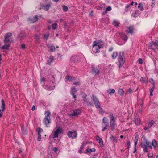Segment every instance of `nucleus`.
<instances>
[{
  "instance_id": "58",
  "label": "nucleus",
  "mask_w": 158,
  "mask_h": 158,
  "mask_svg": "<svg viewBox=\"0 0 158 158\" xmlns=\"http://www.w3.org/2000/svg\"><path fill=\"white\" fill-rule=\"evenodd\" d=\"M148 158H152L153 155L152 154L149 153L148 156Z\"/></svg>"
},
{
  "instance_id": "13",
  "label": "nucleus",
  "mask_w": 158,
  "mask_h": 158,
  "mask_svg": "<svg viewBox=\"0 0 158 158\" xmlns=\"http://www.w3.org/2000/svg\"><path fill=\"white\" fill-rule=\"evenodd\" d=\"M38 19V18L37 15H35L33 18H29V20L31 21V22L34 23L36 22Z\"/></svg>"
},
{
  "instance_id": "29",
  "label": "nucleus",
  "mask_w": 158,
  "mask_h": 158,
  "mask_svg": "<svg viewBox=\"0 0 158 158\" xmlns=\"http://www.w3.org/2000/svg\"><path fill=\"white\" fill-rule=\"evenodd\" d=\"M65 79L70 81H71L73 80V77L72 76L68 75L66 77Z\"/></svg>"
},
{
  "instance_id": "35",
  "label": "nucleus",
  "mask_w": 158,
  "mask_h": 158,
  "mask_svg": "<svg viewBox=\"0 0 158 158\" xmlns=\"http://www.w3.org/2000/svg\"><path fill=\"white\" fill-rule=\"evenodd\" d=\"M63 10L64 11L66 12L68 10V8L65 5H63L62 6Z\"/></svg>"
},
{
  "instance_id": "16",
  "label": "nucleus",
  "mask_w": 158,
  "mask_h": 158,
  "mask_svg": "<svg viewBox=\"0 0 158 158\" xmlns=\"http://www.w3.org/2000/svg\"><path fill=\"white\" fill-rule=\"evenodd\" d=\"M92 71L93 73H95V75L98 74L99 73V71L98 68H93Z\"/></svg>"
},
{
  "instance_id": "33",
  "label": "nucleus",
  "mask_w": 158,
  "mask_h": 158,
  "mask_svg": "<svg viewBox=\"0 0 158 158\" xmlns=\"http://www.w3.org/2000/svg\"><path fill=\"white\" fill-rule=\"evenodd\" d=\"M138 8L141 11H143V5H142V4L141 3L139 4V6H138Z\"/></svg>"
},
{
  "instance_id": "28",
  "label": "nucleus",
  "mask_w": 158,
  "mask_h": 158,
  "mask_svg": "<svg viewBox=\"0 0 158 158\" xmlns=\"http://www.w3.org/2000/svg\"><path fill=\"white\" fill-rule=\"evenodd\" d=\"M50 113L49 111H45V118H50Z\"/></svg>"
},
{
  "instance_id": "2",
  "label": "nucleus",
  "mask_w": 158,
  "mask_h": 158,
  "mask_svg": "<svg viewBox=\"0 0 158 158\" xmlns=\"http://www.w3.org/2000/svg\"><path fill=\"white\" fill-rule=\"evenodd\" d=\"M110 118V130L114 131L116 126V124L115 123V120L113 114L112 113H110L109 116Z\"/></svg>"
},
{
  "instance_id": "8",
  "label": "nucleus",
  "mask_w": 158,
  "mask_h": 158,
  "mask_svg": "<svg viewBox=\"0 0 158 158\" xmlns=\"http://www.w3.org/2000/svg\"><path fill=\"white\" fill-rule=\"evenodd\" d=\"M80 113V110L79 109H77L74 110L72 114H70L69 116H75L78 115Z\"/></svg>"
},
{
  "instance_id": "26",
  "label": "nucleus",
  "mask_w": 158,
  "mask_h": 158,
  "mask_svg": "<svg viewBox=\"0 0 158 158\" xmlns=\"http://www.w3.org/2000/svg\"><path fill=\"white\" fill-rule=\"evenodd\" d=\"M124 91L122 89H120L118 90V94L122 96L124 94Z\"/></svg>"
},
{
  "instance_id": "62",
  "label": "nucleus",
  "mask_w": 158,
  "mask_h": 158,
  "mask_svg": "<svg viewBox=\"0 0 158 158\" xmlns=\"http://www.w3.org/2000/svg\"><path fill=\"white\" fill-rule=\"evenodd\" d=\"M99 109H100L99 110L100 113H101L102 114L104 113V112L103 111V110L102 109V108H101V107H100V108H99Z\"/></svg>"
},
{
  "instance_id": "49",
  "label": "nucleus",
  "mask_w": 158,
  "mask_h": 158,
  "mask_svg": "<svg viewBox=\"0 0 158 158\" xmlns=\"http://www.w3.org/2000/svg\"><path fill=\"white\" fill-rule=\"evenodd\" d=\"M111 10V8L110 6H109L107 8H106V12L107 11H110Z\"/></svg>"
},
{
  "instance_id": "50",
  "label": "nucleus",
  "mask_w": 158,
  "mask_h": 158,
  "mask_svg": "<svg viewBox=\"0 0 158 158\" xmlns=\"http://www.w3.org/2000/svg\"><path fill=\"white\" fill-rule=\"evenodd\" d=\"M85 102H86L87 105L88 106L91 105L92 104V103L89 101V100H87Z\"/></svg>"
},
{
  "instance_id": "44",
  "label": "nucleus",
  "mask_w": 158,
  "mask_h": 158,
  "mask_svg": "<svg viewBox=\"0 0 158 158\" xmlns=\"http://www.w3.org/2000/svg\"><path fill=\"white\" fill-rule=\"evenodd\" d=\"M5 105H2L1 106V109L2 111V112H3L5 110Z\"/></svg>"
},
{
  "instance_id": "32",
  "label": "nucleus",
  "mask_w": 158,
  "mask_h": 158,
  "mask_svg": "<svg viewBox=\"0 0 158 158\" xmlns=\"http://www.w3.org/2000/svg\"><path fill=\"white\" fill-rule=\"evenodd\" d=\"M113 24L115 27H118L119 26V22L116 20H114L113 22Z\"/></svg>"
},
{
  "instance_id": "15",
  "label": "nucleus",
  "mask_w": 158,
  "mask_h": 158,
  "mask_svg": "<svg viewBox=\"0 0 158 158\" xmlns=\"http://www.w3.org/2000/svg\"><path fill=\"white\" fill-rule=\"evenodd\" d=\"M93 42L94 43L96 44L97 45L99 46L100 48H101L102 46L103 45V42L100 41H94Z\"/></svg>"
},
{
  "instance_id": "1",
  "label": "nucleus",
  "mask_w": 158,
  "mask_h": 158,
  "mask_svg": "<svg viewBox=\"0 0 158 158\" xmlns=\"http://www.w3.org/2000/svg\"><path fill=\"white\" fill-rule=\"evenodd\" d=\"M12 34L11 33H6L4 36V42L5 44L3 45L2 48L3 49H8L10 46V44L11 43L10 40L11 37L12 36Z\"/></svg>"
},
{
  "instance_id": "9",
  "label": "nucleus",
  "mask_w": 158,
  "mask_h": 158,
  "mask_svg": "<svg viewBox=\"0 0 158 158\" xmlns=\"http://www.w3.org/2000/svg\"><path fill=\"white\" fill-rule=\"evenodd\" d=\"M26 36V34L25 33L21 32L20 34L18 35L17 39L19 40H23Z\"/></svg>"
},
{
  "instance_id": "48",
  "label": "nucleus",
  "mask_w": 158,
  "mask_h": 158,
  "mask_svg": "<svg viewBox=\"0 0 158 158\" xmlns=\"http://www.w3.org/2000/svg\"><path fill=\"white\" fill-rule=\"evenodd\" d=\"M58 150V148L56 147H54L53 148V151L55 153H57Z\"/></svg>"
},
{
  "instance_id": "17",
  "label": "nucleus",
  "mask_w": 158,
  "mask_h": 158,
  "mask_svg": "<svg viewBox=\"0 0 158 158\" xmlns=\"http://www.w3.org/2000/svg\"><path fill=\"white\" fill-rule=\"evenodd\" d=\"M110 139L113 143H116L117 139L116 137L114 136L113 135H111L110 138Z\"/></svg>"
},
{
  "instance_id": "42",
  "label": "nucleus",
  "mask_w": 158,
  "mask_h": 158,
  "mask_svg": "<svg viewBox=\"0 0 158 158\" xmlns=\"http://www.w3.org/2000/svg\"><path fill=\"white\" fill-rule=\"evenodd\" d=\"M55 50V47L54 46H52L50 47V50L52 52H54Z\"/></svg>"
},
{
  "instance_id": "12",
  "label": "nucleus",
  "mask_w": 158,
  "mask_h": 158,
  "mask_svg": "<svg viewBox=\"0 0 158 158\" xmlns=\"http://www.w3.org/2000/svg\"><path fill=\"white\" fill-rule=\"evenodd\" d=\"M156 45L154 43L153 41H151L150 42L149 47L152 49H155L156 48Z\"/></svg>"
},
{
  "instance_id": "51",
  "label": "nucleus",
  "mask_w": 158,
  "mask_h": 158,
  "mask_svg": "<svg viewBox=\"0 0 158 158\" xmlns=\"http://www.w3.org/2000/svg\"><path fill=\"white\" fill-rule=\"evenodd\" d=\"M154 43L157 46H158V38L156 40L155 42Z\"/></svg>"
},
{
  "instance_id": "31",
  "label": "nucleus",
  "mask_w": 158,
  "mask_h": 158,
  "mask_svg": "<svg viewBox=\"0 0 158 158\" xmlns=\"http://www.w3.org/2000/svg\"><path fill=\"white\" fill-rule=\"evenodd\" d=\"M152 145L154 147V148L156 147V142L155 139H153L152 140Z\"/></svg>"
},
{
  "instance_id": "19",
  "label": "nucleus",
  "mask_w": 158,
  "mask_h": 158,
  "mask_svg": "<svg viewBox=\"0 0 158 158\" xmlns=\"http://www.w3.org/2000/svg\"><path fill=\"white\" fill-rule=\"evenodd\" d=\"M53 57L52 56H49V59L47 60V62L46 63L47 64L50 65L51 62L53 60Z\"/></svg>"
},
{
  "instance_id": "5",
  "label": "nucleus",
  "mask_w": 158,
  "mask_h": 158,
  "mask_svg": "<svg viewBox=\"0 0 158 158\" xmlns=\"http://www.w3.org/2000/svg\"><path fill=\"white\" fill-rule=\"evenodd\" d=\"M67 135L70 138L72 139H74L77 138V135L76 131L74 132L71 131H68L67 133Z\"/></svg>"
},
{
  "instance_id": "45",
  "label": "nucleus",
  "mask_w": 158,
  "mask_h": 158,
  "mask_svg": "<svg viewBox=\"0 0 158 158\" xmlns=\"http://www.w3.org/2000/svg\"><path fill=\"white\" fill-rule=\"evenodd\" d=\"M40 6L42 9L45 10V6L44 5V4L43 3H40Z\"/></svg>"
},
{
  "instance_id": "54",
  "label": "nucleus",
  "mask_w": 158,
  "mask_h": 158,
  "mask_svg": "<svg viewBox=\"0 0 158 158\" xmlns=\"http://www.w3.org/2000/svg\"><path fill=\"white\" fill-rule=\"evenodd\" d=\"M139 62V64H142L143 62V60L141 58H139L138 60Z\"/></svg>"
},
{
  "instance_id": "23",
  "label": "nucleus",
  "mask_w": 158,
  "mask_h": 158,
  "mask_svg": "<svg viewBox=\"0 0 158 158\" xmlns=\"http://www.w3.org/2000/svg\"><path fill=\"white\" fill-rule=\"evenodd\" d=\"M51 4L52 3L51 2H49L48 4H47L45 6V10L48 11L49 10V8L51 7Z\"/></svg>"
},
{
  "instance_id": "11",
  "label": "nucleus",
  "mask_w": 158,
  "mask_h": 158,
  "mask_svg": "<svg viewBox=\"0 0 158 158\" xmlns=\"http://www.w3.org/2000/svg\"><path fill=\"white\" fill-rule=\"evenodd\" d=\"M96 140L99 143H100V147H102L103 146V141L102 139L98 136H97L96 137Z\"/></svg>"
},
{
  "instance_id": "59",
  "label": "nucleus",
  "mask_w": 158,
  "mask_h": 158,
  "mask_svg": "<svg viewBox=\"0 0 158 158\" xmlns=\"http://www.w3.org/2000/svg\"><path fill=\"white\" fill-rule=\"evenodd\" d=\"M90 153V148H87L86 150L85 153Z\"/></svg>"
},
{
  "instance_id": "30",
  "label": "nucleus",
  "mask_w": 158,
  "mask_h": 158,
  "mask_svg": "<svg viewBox=\"0 0 158 158\" xmlns=\"http://www.w3.org/2000/svg\"><path fill=\"white\" fill-rule=\"evenodd\" d=\"M118 53L117 52H113V54L112 55V57L113 59H115L117 56Z\"/></svg>"
},
{
  "instance_id": "3",
  "label": "nucleus",
  "mask_w": 158,
  "mask_h": 158,
  "mask_svg": "<svg viewBox=\"0 0 158 158\" xmlns=\"http://www.w3.org/2000/svg\"><path fill=\"white\" fill-rule=\"evenodd\" d=\"M143 142H142L140 145L142 148L145 147V146L148 147L151 149L152 148L150 142L148 141L145 138L143 139Z\"/></svg>"
},
{
  "instance_id": "36",
  "label": "nucleus",
  "mask_w": 158,
  "mask_h": 158,
  "mask_svg": "<svg viewBox=\"0 0 158 158\" xmlns=\"http://www.w3.org/2000/svg\"><path fill=\"white\" fill-rule=\"evenodd\" d=\"M140 81L141 82L143 83H146L147 81V80H146L143 77H141Z\"/></svg>"
},
{
  "instance_id": "22",
  "label": "nucleus",
  "mask_w": 158,
  "mask_h": 158,
  "mask_svg": "<svg viewBox=\"0 0 158 158\" xmlns=\"http://www.w3.org/2000/svg\"><path fill=\"white\" fill-rule=\"evenodd\" d=\"M102 123L105 125H109L108 120L107 118L104 117L102 120Z\"/></svg>"
},
{
  "instance_id": "40",
  "label": "nucleus",
  "mask_w": 158,
  "mask_h": 158,
  "mask_svg": "<svg viewBox=\"0 0 158 158\" xmlns=\"http://www.w3.org/2000/svg\"><path fill=\"white\" fill-rule=\"evenodd\" d=\"M37 132L38 134H40V133L42 132L43 131V130L41 128H38L37 129Z\"/></svg>"
},
{
  "instance_id": "10",
  "label": "nucleus",
  "mask_w": 158,
  "mask_h": 158,
  "mask_svg": "<svg viewBox=\"0 0 158 158\" xmlns=\"http://www.w3.org/2000/svg\"><path fill=\"white\" fill-rule=\"evenodd\" d=\"M43 122L46 127H48L49 124L51 123L50 118H45L43 119Z\"/></svg>"
},
{
  "instance_id": "4",
  "label": "nucleus",
  "mask_w": 158,
  "mask_h": 158,
  "mask_svg": "<svg viewBox=\"0 0 158 158\" xmlns=\"http://www.w3.org/2000/svg\"><path fill=\"white\" fill-rule=\"evenodd\" d=\"M92 99L94 103L97 108H99L101 107L100 102L98 98L94 94L92 95Z\"/></svg>"
},
{
  "instance_id": "60",
  "label": "nucleus",
  "mask_w": 158,
  "mask_h": 158,
  "mask_svg": "<svg viewBox=\"0 0 158 158\" xmlns=\"http://www.w3.org/2000/svg\"><path fill=\"white\" fill-rule=\"evenodd\" d=\"M21 48L23 49H24L25 48V45L24 44H22L21 45Z\"/></svg>"
},
{
  "instance_id": "52",
  "label": "nucleus",
  "mask_w": 158,
  "mask_h": 158,
  "mask_svg": "<svg viewBox=\"0 0 158 158\" xmlns=\"http://www.w3.org/2000/svg\"><path fill=\"white\" fill-rule=\"evenodd\" d=\"M119 34L122 37H124L125 35H126L125 34L122 32H119Z\"/></svg>"
},
{
  "instance_id": "61",
  "label": "nucleus",
  "mask_w": 158,
  "mask_h": 158,
  "mask_svg": "<svg viewBox=\"0 0 158 158\" xmlns=\"http://www.w3.org/2000/svg\"><path fill=\"white\" fill-rule=\"evenodd\" d=\"M138 139H137L135 141L134 143V147H136V146L137 144Z\"/></svg>"
},
{
  "instance_id": "64",
  "label": "nucleus",
  "mask_w": 158,
  "mask_h": 158,
  "mask_svg": "<svg viewBox=\"0 0 158 158\" xmlns=\"http://www.w3.org/2000/svg\"><path fill=\"white\" fill-rule=\"evenodd\" d=\"M71 95L73 96V97L74 98V100H76V96L75 95V94L74 93L71 94Z\"/></svg>"
},
{
  "instance_id": "39",
  "label": "nucleus",
  "mask_w": 158,
  "mask_h": 158,
  "mask_svg": "<svg viewBox=\"0 0 158 158\" xmlns=\"http://www.w3.org/2000/svg\"><path fill=\"white\" fill-rule=\"evenodd\" d=\"M57 25V24L56 23H54V24H53L52 25V29L53 30H55L56 29L57 27L56 26Z\"/></svg>"
},
{
  "instance_id": "6",
  "label": "nucleus",
  "mask_w": 158,
  "mask_h": 158,
  "mask_svg": "<svg viewBox=\"0 0 158 158\" xmlns=\"http://www.w3.org/2000/svg\"><path fill=\"white\" fill-rule=\"evenodd\" d=\"M100 49L99 46L97 45L96 44L94 43L93 42L92 50L94 53H96L99 52Z\"/></svg>"
},
{
  "instance_id": "63",
  "label": "nucleus",
  "mask_w": 158,
  "mask_h": 158,
  "mask_svg": "<svg viewBox=\"0 0 158 158\" xmlns=\"http://www.w3.org/2000/svg\"><path fill=\"white\" fill-rule=\"evenodd\" d=\"M80 82H75L73 83V85H78L80 84Z\"/></svg>"
},
{
  "instance_id": "7",
  "label": "nucleus",
  "mask_w": 158,
  "mask_h": 158,
  "mask_svg": "<svg viewBox=\"0 0 158 158\" xmlns=\"http://www.w3.org/2000/svg\"><path fill=\"white\" fill-rule=\"evenodd\" d=\"M63 130L62 128H59L57 129L54 132L53 138H57L58 137V134L63 132Z\"/></svg>"
},
{
  "instance_id": "37",
  "label": "nucleus",
  "mask_w": 158,
  "mask_h": 158,
  "mask_svg": "<svg viewBox=\"0 0 158 158\" xmlns=\"http://www.w3.org/2000/svg\"><path fill=\"white\" fill-rule=\"evenodd\" d=\"M149 82L153 85V86H155V82L153 79L151 78L149 79Z\"/></svg>"
},
{
  "instance_id": "38",
  "label": "nucleus",
  "mask_w": 158,
  "mask_h": 158,
  "mask_svg": "<svg viewBox=\"0 0 158 158\" xmlns=\"http://www.w3.org/2000/svg\"><path fill=\"white\" fill-rule=\"evenodd\" d=\"M154 121H151L149 123L148 126L150 128L154 124Z\"/></svg>"
},
{
  "instance_id": "20",
  "label": "nucleus",
  "mask_w": 158,
  "mask_h": 158,
  "mask_svg": "<svg viewBox=\"0 0 158 158\" xmlns=\"http://www.w3.org/2000/svg\"><path fill=\"white\" fill-rule=\"evenodd\" d=\"M119 67L120 68L123 65V64L125 62L124 59H119Z\"/></svg>"
},
{
  "instance_id": "55",
  "label": "nucleus",
  "mask_w": 158,
  "mask_h": 158,
  "mask_svg": "<svg viewBox=\"0 0 158 158\" xmlns=\"http://www.w3.org/2000/svg\"><path fill=\"white\" fill-rule=\"evenodd\" d=\"M123 40L124 41H126L127 40V36L126 35L124 37H123Z\"/></svg>"
},
{
  "instance_id": "47",
  "label": "nucleus",
  "mask_w": 158,
  "mask_h": 158,
  "mask_svg": "<svg viewBox=\"0 0 158 158\" xmlns=\"http://www.w3.org/2000/svg\"><path fill=\"white\" fill-rule=\"evenodd\" d=\"M44 37L47 40L48 39V37L49 36V34L44 35Z\"/></svg>"
},
{
  "instance_id": "21",
  "label": "nucleus",
  "mask_w": 158,
  "mask_h": 158,
  "mask_svg": "<svg viewBox=\"0 0 158 158\" xmlns=\"http://www.w3.org/2000/svg\"><path fill=\"white\" fill-rule=\"evenodd\" d=\"M119 59H124L125 58L124 54L123 52H120L119 53Z\"/></svg>"
},
{
  "instance_id": "24",
  "label": "nucleus",
  "mask_w": 158,
  "mask_h": 158,
  "mask_svg": "<svg viewBox=\"0 0 158 158\" xmlns=\"http://www.w3.org/2000/svg\"><path fill=\"white\" fill-rule=\"evenodd\" d=\"M115 90L114 89H109L107 90V93L109 94L110 95H111L115 93Z\"/></svg>"
},
{
  "instance_id": "46",
  "label": "nucleus",
  "mask_w": 158,
  "mask_h": 158,
  "mask_svg": "<svg viewBox=\"0 0 158 158\" xmlns=\"http://www.w3.org/2000/svg\"><path fill=\"white\" fill-rule=\"evenodd\" d=\"M127 148L129 149L130 147V142L129 140H128L127 142Z\"/></svg>"
},
{
  "instance_id": "56",
  "label": "nucleus",
  "mask_w": 158,
  "mask_h": 158,
  "mask_svg": "<svg viewBox=\"0 0 158 158\" xmlns=\"http://www.w3.org/2000/svg\"><path fill=\"white\" fill-rule=\"evenodd\" d=\"M90 152H95V149L94 148H92V149H90Z\"/></svg>"
},
{
  "instance_id": "41",
  "label": "nucleus",
  "mask_w": 158,
  "mask_h": 158,
  "mask_svg": "<svg viewBox=\"0 0 158 158\" xmlns=\"http://www.w3.org/2000/svg\"><path fill=\"white\" fill-rule=\"evenodd\" d=\"M105 127L102 130V131H104L107 129V127H109V125H105Z\"/></svg>"
},
{
  "instance_id": "53",
  "label": "nucleus",
  "mask_w": 158,
  "mask_h": 158,
  "mask_svg": "<svg viewBox=\"0 0 158 158\" xmlns=\"http://www.w3.org/2000/svg\"><path fill=\"white\" fill-rule=\"evenodd\" d=\"M147 147V146H145V147L143 148H144L143 149V151L144 152H148Z\"/></svg>"
},
{
  "instance_id": "43",
  "label": "nucleus",
  "mask_w": 158,
  "mask_h": 158,
  "mask_svg": "<svg viewBox=\"0 0 158 158\" xmlns=\"http://www.w3.org/2000/svg\"><path fill=\"white\" fill-rule=\"evenodd\" d=\"M37 136H38V138H37V140L38 141H40V140L41 139V135L40 134H37Z\"/></svg>"
},
{
  "instance_id": "18",
  "label": "nucleus",
  "mask_w": 158,
  "mask_h": 158,
  "mask_svg": "<svg viewBox=\"0 0 158 158\" xmlns=\"http://www.w3.org/2000/svg\"><path fill=\"white\" fill-rule=\"evenodd\" d=\"M134 121L135 122L136 125H139L140 124V120L139 118H135Z\"/></svg>"
},
{
  "instance_id": "25",
  "label": "nucleus",
  "mask_w": 158,
  "mask_h": 158,
  "mask_svg": "<svg viewBox=\"0 0 158 158\" xmlns=\"http://www.w3.org/2000/svg\"><path fill=\"white\" fill-rule=\"evenodd\" d=\"M82 98H83V100L84 101V102L86 101L87 100H88L87 99H86L87 95H86V94H85V93L82 94Z\"/></svg>"
},
{
  "instance_id": "57",
  "label": "nucleus",
  "mask_w": 158,
  "mask_h": 158,
  "mask_svg": "<svg viewBox=\"0 0 158 158\" xmlns=\"http://www.w3.org/2000/svg\"><path fill=\"white\" fill-rule=\"evenodd\" d=\"M155 88V86H153L150 89V92H153Z\"/></svg>"
},
{
  "instance_id": "27",
  "label": "nucleus",
  "mask_w": 158,
  "mask_h": 158,
  "mask_svg": "<svg viewBox=\"0 0 158 158\" xmlns=\"http://www.w3.org/2000/svg\"><path fill=\"white\" fill-rule=\"evenodd\" d=\"M77 91V89L74 87H73L71 89V94H72L73 93L75 94V93Z\"/></svg>"
},
{
  "instance_id": "34",
  "label": "nucleus",
  "mask_w": 158,
  "mask_h": 158,
  "mask_svg": "<svg viewBox=\"0 0 158 158\" xmlns=\"http://www.w3.org/2000/svg\"><path fill=\"white\" fill-rule=\"evenodd\" d=\"M83 144H82V145L80 147V149L78 151V152L79 153H81L82 152V150L84 148V142L83 143Z\"/></svg>"
},
{
  "instance_id": "14",
  "label": "nucleus",
  "mask_w": 158,
  "mask_h": 158,
  "mask_svg": "<svg viewBox=\"0 0 158 158\" xmlns=\"http://www.w3.org/2000/svg\"><path fill=\"white\" fill-rule=\"evenodd\" d=\"M133 27L130 26L128 27V30H126V32H127V34L130 33L132 34L133 32Z\"/></svg>"
}]
</instances>
